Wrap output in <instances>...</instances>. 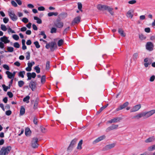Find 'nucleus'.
<instances>
[{
	"label": "nucleus",
	"instance_id": "f257e3e1",
	"mask_svg": "<svg viewBox=\"0 0 155 155\" xmlns=\"http://www.w3.org/2000/svg\"><path fill=\"white\" fill-rule=\"evenodd\" d=\"M151 116L148 111L147 112H143L138 114L134 116L133 119L136 120H139L140 118L143 117L144 118H147Z\"/></svg>",
	"mask_w": 155,
	"mask_h": 155
},
{
	"label": "nucleus",
	"instance_id": "f03ea898",
	"mask_svg": "<svg viewBox=\"0 0 155 155\" xmlns=\"http://www.w3.org/2000/svg\"><path fill=\"white\" fill-rule=\"evenodd\" d=\"M38 139L37 137H34L32 138L31 143V146L34 149L37 148L39 146L38 143Z\"/></svg>",
	"mask_w": 155,
	"mask_h": 155
},
{
	"label": "nucleus",
	"instance_id": "7ed1b4c3",
	"mask_svg": "<svg viewBox=\"0 0 155 155\" xmlns=\"http://www.w3.org/2000/svg\"><path fill=\"white\" fill-rule=\"evenodd\" d=\"M154 46V45L152 42H148L146 45V48L149 51H151L153 50Z\"/></svg>",
	"mask_w": 155,
	"mask_h": 155
},
{
	"label": "nucleus",
	"instance_id": "20e7f679",
	"mask_svg": "<svg viewBox=\"0 0 155 155\" xmlns=\"http://www.w3.org/2000/svg\"><path fill=\"white\" fill-rule=\"evenodd\" d=\"M108 6L106 5H102L99 4L97 5V8L100 11H104L105 10H107V9L108 8Z\"/></svg>",
	"mask_w": 155,
	"mask_h": 155
},
{
	"label": "nucleus",
	"instance_id": "39448f33",
	"mask_svg": "<svg viewBox=\"0 0 155 155\" xmlns=\"http://www.w3.org/2000/svg\"><path fill=\"white\" fill-rule=\"evenodd\" d=\"M37 82L36 81H31L29 85V87L32 91H34L36 87Z\"/></svg>",
	"mask_w": 155,
	"mask_h": 155
},
{
	"label": "nucleus",
	"instance_id": "423d86ee",
	"mask_svg": "<svg viewBox=\"0 0 155 155\" xmlns=\"http://www.w3.org/2000/svg\"><path fill=\"white\" fill-rule=\"evenodd\" d=\"M81 18L80 16L75 17L72 21L71 26H73L75 24H78L81 21Z\"/></svg>",
	"mask_w": 155,
	"mask_h": 155
},
{
	"label": "nucleus",
	"instance_id": "0eeeda50",
	"mask_svg": "<svg viewBox=\"0 0 155 155\" xmlns=\"http://www.w3.org/2000/svg\"><path fill=\"white\" fill-rule=\"evenodd\" d=\"M8 13L10 18L13 21H15L17 20V16L15 14L14 12H8Z\"/></svg>",
	"mask_w": 155,
	"mask_h": 155
},
{
	"label": "nucleus",
	"instance_id": "6e6552de",
	"mask_svg": "<svg viewBox=\"0 0 155 155\" xmlns=\"http://www.w3.org/2000/svg\"><path fill=\"white\" fill-rule=\"evenodd\" d=\"M27 75L28 77L27 81L31 80L32 78H35L36 76V74L35 72H28L27 73Z\"/></svg>",
	"mask_w": 155,
	"mask_h": 155
},
{
	"label": "nucleus",
	"instance_id": "1a4fd4ad",
	"mask_svg": "<svg viewBox=\"0 0 155 155\" xmlns=\"http://www.w3.org/2000/svg\"><path fill=\"white\" fill-rule=\"evenodd\" d=\"M115 145V143H113L111 144L107 145L103 148L102 150L103 151L107 150L114 148Z\"/></svg>",
	"mask_w": 155,
	"mask_h": 155
},
{
	"label": "nucleus",
	"instance_id": "9d476101",
	"mask_svg": "<svg viewBox=\"0 0 155 155\" xmlns=\"http://www.w3.org/2000/svg\"><path fill=\"white\" fill-rule=\"evenodd\" d=\"M118 125L117 124H113L111 126L107 128L106 129V131L107 132H108L111 130L117 129L118 128Z\"/></svg>",
	"mask_w": 155,
	"mask_h": 155
},
{
	"label": "nucleus",
	"instance_id": "9b49d317",
	"mask_svg": "<svg viewBox=\"0 0 155 155\" xmlns=\"http://www.w3.org/2000/svg\"><path fill=\"white\" fill-rule=\"evenodd\" d=\"M77 140L78 139L77 138H74L71 141L70 144L68 148V149L69 150L72 148L76 144Z\"/></svg>",
	"mask_w": 155,
	"mask_h": 155
},
{
	"label": "nucleus",
	"instance_id": "f8f14e48",
	"mask_svg": "<svg viewBox=\"0 0 155 155\" xmlns=\"http://www.w3.org/2000/svg\"><path fill=\"white\" fill-rule=\"evenodd\" d=\"M129 104V103L128 102H125L123 104L121 105H120V106L119 107L117 108L116 109V111H118L120 110H122L125 108L126 107H127L128 105Z\"/></svg>",
	"mask_w": 155,
	"mask_h": 155
},
{
	"label": "nucleus",
	"instance_id": "ddd939ff",
	"mask_svg": "<svg viewBox=\"0 0 155 155\" xmlns=\"http://www.w3.org/2000/svg\"><path fill=\"white\" fill-rule=\"evenodd\" d=\"M2 148L5 154L6 155L7 154L10 152L12 147L10 146H7L6 147H3Z\"/></svg>",
	"mask_w": 155,
	"mask_h": 155
},
{
	"label": "nucleus",
	"instance_id": "4468645a",
	"mask_svg": "<svg viewBox=\"0 0 155 155\" xmlns=\"http://www.w3.org/2000/svg\"><path fill=\"white\" fill-rule=\"evenodd\" d=\"M121 119V118L120 117H117L111 119L110 120L107 121L109 123H115L119 122Z\"/></svg>",
	"mask_w": 155,
	"mask_h": 155
},
{
	"label": "nucleus",
	"instance_id": "2eb2a0df",
	"mask_svg": "<svg viewBox=\"0 0 155 155\" xmlns=\"http://www.w3.org/2000/svg\"><path fill=\"white\" fill-rule=\"evenodd\" d=\"M141 107V106L140 104H137L134 107L130 110V111L131 112H136L139 110V109Z\"/></svg>",
	"mask_w": 155,
	"mask_h": 155
},
{
	"label": "nucleus",
	"instance_id": "dca6fc26",
	"mask_svg": "<svg viewBox=\"0 0 155 155\" xmlns=\"http://www.w3.org/2000/svg\"><path fill=\"white\" fill-rule=\"evenodd\" d=\"M54 25L57 28H61L63 26L64 24L62 22H54Z\"/></svg>",
	"mask_w": 155,
	"mask_h": 155
},
{
	"label": "nucleus",
	"instance_id": "f3484780",
	"mask_svg": "<svg viewBox=\"0 0 155 155\" xmlns=\"http://www.w3.org/2000/svg\"><path fill=\"white\" fill-rule=\"evenodd\" d=\"M105 136L104 135L101 136L96 139L94 141L93 143L94 144L97 143L98 142H99L102 140H103L105 138Z\"/></svg>",
	"mask_w": 155,
	"mask_h": 155
},
{
	"label": "nucleus",
	"instance_id": "a211bd4d",
	"mask_svg": "<svg viewBox=\"0 0 155 155\" xmlns=\"http://www.w3.org/2000/svg\"><path fill=\"white\" fill-rule=\"evenodd\" d=\"M1 41L2 42H4L5 43H9L10 42V40H8V37L5 36H4L1 38Z\"/></svg>",
	"mask_w": 155,
	"mask_h": 155
},
{
	"label": "nucleus",
	"instance_id": "6ab92c4d",
	"mask_svg": "<svg viewBox=\"0 0 155 155\" xmlns=\"http://www.w3.org/2000/svg\"><path fill=\"white\" fill-rule=\"evenodd\" d=\"M50 48H54V49H56L57 47L56 43L55 42L51 41L50 43Z\"/></svg>",
	"mask_w": 155,
	"mask_h": 155
},
{
	"label": "nucleus",
	"instance_id": "aec40b11",
	"mask_svg": "<svg viewBox=\"0 0 155 155\" xmlns=\"http://www.w3.org/2000/svg\"><path fill=\"white\" fill-rule=\"evenodd\" d=\"M62 19H64L68 15L67 13L66 12H63L59 15Z\"/></svg>",
	"mask_w": 155,
	"mask_h": 155
},
{
	"label": "nucleus",
	"instance_id": "412c9836",
	"mask_svg": "<svg viewBox=\"0 0 155 155\" xmlns=\"http://www.w3.org/2000/svg\"><path fill=\"white\" fill-rule=\"evenodd\" d=\"M6 74H7L8 77L9 79H11L14 78V77L12 74V73L8 71H6Z\"/></svg>",
	"mask_w": 155,
	"mask_h": 155
},
{
	"label": "nucleus",
	"instance_id": "4be33fe9",
	"mask_svg": "<svg viewBox=\"0 0 155 155\" xmlns=\"http://www.w3.org/2000/svg\"><path fill=\"white\" fill-rule=\"evenodd\" d=\"M25 112V109L24 106H21L20 111V115H23Z\"/></svg>",
	"mask_w": 155,
	"mask_h": 155
},
{
	"label": "nucleus",
	"instance_id": "5701e85b",
	"mask_svg": "<svg viewBox=\"0 0 155 155\" xmlns=\"http://www.w3.org/2000/svg\"><path fill=\"white\" fill-rule=\"evenodd\" d=\"M155 138L153 136L152 137H150L146 139L145 140V142L146 143H149L150 142H152L153 141L155 140Z\"/></svg>",
	"mask_w": 155,
	"mask_h": 155
},
{
	"label": "nucleus",
	"instance_id": "b1692460",
	"mask_svg": "<svg viewBox=\"0 0 155 155\" xmlns=\"http://www.w3.org/2000/svg\"><path fill=\"white\" fill-rule=\"evenodd\" d=\"M113 8L109 6H108V8L107 9V10L112 15H114V12L113 11Z\"/></svg>",
	"mask_w": 155,
	"mask_h": 155
},
{
	"label": "nucleus",
	"instance_id": "393cba45",
	"mask_svg": "<svg viewBox=\"0 0 155 155\" xmlns=\"http://www.w3.org/2000/svg\"><path fill=\"white\" fill-rule=\"evenodd\" d=\"M118 32L122 37H125L126 35L124 33V31L121 28H119Z\"/></svg>",
	"mask_w": 155,
	"mask_h": 155
},
{
	"label": "nucleus",
	"instance_id": "a878e982",
	"mask_svg": "<svg viewBox=\"0 0 155 155\" xmlns=\"http://www.w3.org/2000/svg\"><path fill=\"white\" fill-rule=\"evenodd\" d=\"M31 133V131L28 128H27L25 129V133L26 136H29Z\"/></svg>",
	"mask_w": 155,
	"mask_h": 155
},
{
	"label": "nucleus",
	"instance_id": "bb28decb",
	"mask_svg": "<svg viewBox=\"0 0 155 155\" xmlns=\"http://www.w3.org/2000/svg\"><path fill=\"white\" fill-rule=\"evenodd\" d=\"M83 143L82 140H81L78 143L77 148L78 149L81 150L82 149L81 145Z\"/></svg>",
	"mask_w": 155,
	"mask_h": 155
},
{
	"label": "nucleus",
	"instance_id": "cd10ccee",
	"mask_svg": "<svg viewBox=\"0 0 155 155\" xmlns=\"http://www.w3.org/2000/svg\"><path fill=\"white\" fill-rule=\"evenodd\" d=\"M34 19L35 20H37V23L39 24H41L42 23V20L41 19L38 18V17L37 16L34 17Z\"/></svg>",
	"mask_w": 155,
	"mask_h": 155
},
{
	"label": "nucleus",
	"instance_id": "c85d7f7f",
	"mask_svg": "<svg viewBox=\"0 0 155 155\" xmlns=\"http://www.w3.org/2000/svg\"><path fill=\"white\" fill-rule=\"evenodd\" d=\"M131 12V10H129L127 13V16L128 18H131L133 16V15L132 14Z\"/></svg>",
	"mask_w": 155,
	"mask_h": 155
},
{
	"label": "nucleus",
	"instance_id": "c756f323",
	"mask_svg": "<svg viewBox=\"0 0 155 155\" xmlns=\"http://www.w3.org/2000/svg\"><path fill=\"white\" fill-rule=\"evenodd\" d=\"M7 49L8 51H6L5 50H4L5 52H12L14 51V48L12 47H8Z\"/></svg>",
	"mask_w": 155,
	"mask_h": 155
},
{
	"label": "nucleus",
	"instance_id": "7c9ffc66",
	"mask_svg": "<svg viewBox=\"0 0 155 155\" xmlns=\"http://www.w3.org/2000/svg\"><path fill=\"white\" fill-rule=\"evenodd\" d=\"M58 15V13L57 12H51L48 14V15L49 17H51L53 15H54L56 16Z\"/></svg>",
	"mask_w": 155,
	"mask_h": 155
},
{
	"label": "nucleus",
	"instance_id": "2f4dec72",
	"mask_svg": "<svg viewBox=\"0 0 155 155\" xmlns=\"http://www.w3.org/2000/svg\"><path fill=\"white\" fill-rule=\"evenodd\" d=\"M30 98V97L29 96H27L25 97L23 99V101L24 102H26V103H29V100Z\"/></svg>",
	"mask_w": 155,
	"mask_h": 155
},
{
	"label": "nucleus",
	"instance_id": "473e14b6",
	"mask_svg": "<svg viewBox=\"0 0 155 155\" xmlns=\"http://www.w3.org/2000/svg\"><path fill=\"white\" fill-rule=\"evenodd\" d=\"M35 63L34 61H32L31 62L28 61V66L26 68H31L33 65Z\"/></svg>",
	"mask_w": 155,
	"mask_h": 155
},
{
	"label": "nucleus",
	"instance_id": "72a5a7b5",
	"mask_svg": "<svg viewBox=\"0 0 155 155\" xmlns=\"http://www.w3.org/2000/svg\"><path fill=\"white\" fill-rule=\"evenodd\" d=\"M25 74V71H21L18 73V75L19 76L22 78H24V75Z\"/></svg>",
	"mask_w": 155,
	"mask_h": 155
},
{
	"label": "nucleus",
	"instance_id": "f704fd0d",
	"mask_svg": "<svg viewBox=\"0 0 155 155\" xmlns=\"http://www.w3.org/2000/svg\"><path fill=\"white\" fill-rule=\"evenodd\" d=\"M38 101L36 100L35 102L34 107H33V108L35 110H36L37 109L38 107Z\"/></svg>",
	"mask_w": 155,
	"mask_h": 155
},
{
	"label": "nucleus",
	"instance_id": "c9c22d12",
	"mask_svg": "<svg viewBox=\"0 0 155 155\" xmlns=\"http://www.w3.org/2000/svg\"><path fill=\"white\" fill-rule=\"evenodd\" d=\"M46 81V76L45 75H43L41 79V82L42 84H44Z\"/></svg>",
	"mask_w": 155,
	"mask_h": 155
},
{
	"label": "nucleus",
	"instance_id": "e433bc0d",
	"mask_svg": "<svg viewBox=\"0 0 155 155\" xmlns=\"http://www.w3.org/2000/svg\"><path fill=\"white\" fill-rule=\"evenodd\" d=\"M24 84V82L22 81H20L18 82V85L20 87H21Z\"/></svg>",
	"mask_w": 155,
	"mask_h": 155
},
{
	"label": "nucleus",
	"instance_id": "4c0bfd02",
	"mask_svg": "<svg viewBox=\"0 0 155 155\" xmlns=\"http://www.w3.org/2000/svg\"><path fill=\"white\" fill-rule=\"evenodd\" d=\"M64 40L63 39H60L58 41V45L59 47L61 46L63 43Z\"/></svg>",
	"mask_w": 155,
	"mask_h": 155
},
{
	"label": "nucleus",
	"instance_id": "58836bf2",
	"mask_svg": "<svg viewBox=\"0 0 155 155\" xmlns=\"http://www.w3.org/2000/svg\"><path fill=\"white\" fill-rule=\"evenodd\" d=\"M139 38L141 40H143L145 39L146 37L144 36V35L142 34L139 35Z\"/></svg>",
	"mask_w": 155,
	"mask_h": 155
},
{
	"label": "nucleus",
	"instance_id": "ea45409f",
	"mask_svg": "<svg viewBox=\"0 0 155 155\" xmlns=\"http://www.w3.org/2000/svg\"><path fill=\"white\" fill-rule=\"evenodd\" d=\"M1 29L3 31H6L7 28L6 27V26L2 24L1 25Z\"/></svg>",
	"mask_w": 155,
	"mask_h": 155
},
{
	"label": "nucleus",
	"instance_id": "a19ab883",
	"mask_svg": "<svg viewBox=\"0 0 155 155\" xmlns=\"http://www.w3.org/2000/svg\"><path fill=\"white\" fill-rule=\"evenodd\" d=\"M78 8L79 10L82 12L83 11L82 10V5L81 3L78 2Z\"/></svg>",
	"mask_w": 155,
	"mask_h": 155
},
{
	"label": "nucleus",
	"instance_id": "79ce46f5",
	"mask_svg": "<svg viewBox=\"0 0 155 155\" xmlns=\"http://www.w3.org/2000/svg\"><path fill=\"white\" fill-rule=\"evenodd\" d=\"M34 44L35 45L36 48H40V46L38 41H35L34 42Z\"/></svg>",
	"mask_w": 155,
	"mask_h": 155
},
{
	"label": "nucleus",
	"instance_id": "37998d69",
	"mask_svg": "<svg viewBox=\"0 0 155 155\" xmlns=\"http://www.w3.org/2000/svg\"><path fill=\"white\" fill-rule=\"evenodd\" d=\"M155 149V144L152 146L149 147L148 148V150L149 151H152Z\"/></svg>",
	"mask_w": 155,
	"mask_h": 155
},
{
	"label": "nucleus",
	"instance_id": "c03bdc74",
	"mask_svg": "<svg viewBox=\"0 0 155 155\" xmlns=\"http://www.w3.org/2000/svg\"><path fill=\"white\" fill-rule=\"evenodd\" d=\"M12 36L13 38L15 40L17 41L19 39V37L17 35H13Z\"/></svg>",
	"mask_w": 155,
	"mask_h": 155
},
{
	"label": "nucleus",
	"instance_id": "a18cd8bd",
	"mask_svg": "<svg viewBox=\"0 0 155 155\" xmlns=\"http://www.w3.org/2000/svg\"><path fill=\"white\" fill-rule=\"evenodd\" d=\"M42 133H45L47 131V130L43 127L41 126L40 127Z\"/></svg>",
	"mask_w": 155,
	"mask_h": 155
},
{
	"label": "nucleus",
	"instance_id": "49530a36",
	"mask_svg": "<svg viewBox=\"0 0 155 155\" xmlns=\"http://www.w3.org/2000/svg\"><path fill=\"white\" fill-rule=\"evenodd\" d=\"M57 32V29L54 27H52L51 30L50 32L51 33H55Z\"/></svg>",
	"mask_w": 155,
	"mask_h": 155
},
{
	"label": "nucleus",
	"instance_id": "de8ad7c7",
	"mask_svg": "<svg viewBox=\"0 0 155 155\" xmlns=\"http://www.w3.org/2000/svg\"><path fill=\"white\" fill-rule=\"evenodd\" d=\"M22 21L23 22L25 23H26L28 22V19L26 18H23L22 19Z\"/></svg>",
	"mask_w": 155,
	"mask_h": 155
},
{
	"label": "nucleus",
	"instance_id": "09e8293b",
	"mask_svg": "<svg viewBox=\"0 0 155 155\" xmlns=\"http://www.w3.org/2000/svg\"><path fill=\"white\" fill-rule=\"evenodd\" d=\"M26 54H27V55L26 56V58L27 60H28L30 59V53L29 51H28L26 53Z\"/></svg>",
	"mask_w": 155,
	"mask_h": 155
},
{
	"label": "nucleus",
	"instance_id": "8fccbe9b",
	"mask_svg": "<svg viewBox=\"0 0 155 155\" xmlns=\"http://www.w3.org/2000/svg\"><path fill=\"white\" fill-rule=\"evenodd\" d=\"M14 46L16 48H19L20 47V45L18 42H16L14 44Z\"/></svg>",
	"mask_w": 155,
	"mask_h": 155
},
{
	"label": "nucleus",
	"instance_id": "3c124183",
	"mask_svg": "<svg viewBox=\"0 0 155 155\" xmlns=\"http://www.w3.org/2000/svg\"><path fill=\"white\" fill-rule=\"evenodd\" d=\"M138 56V53H134L133 55V58L134 60H136Z\"/></svg>",
	"mask_w": 155,
	"mask_h": 155
},
{
	"label": "nucleus",
	"instance_id": "603ef678",
	"mask_svg": "<svg viewBox=\"0 0 155 155\" xmlns=\"http://www.w3.org/2000/svg\"><path fill=\"white\" fill-rule=\"evenodd\" d=\"M12 5L15 7H17L18 6V5L16 2L14 1H12L11 2Z\"/></svg>",
	"mask_w": 155,
	"mask_h": 155
},
{
	"label": "nucleus",
	"instance_id": "864d4df0",
	"mask_svg": "<svg viewBox=\"0 0 155 155\" xmlns=\"http://www.w3.org/2000/svg\"><path fill=\"white\" fill-rule=\"evenodd\" d=\"M33 123L35 125L38 124V119L36 117H34L33 120Z\"/></svg>",
	"mask_w": 155,
	"mask_h": 155
},
{
	"label": "nucleus",
	"instance_id": "5fc2aeb1",
	"mask_svg": "<svg viewBox=\"0 0 155 155\" xmlns=\"http://www.w3.org/2000/svg\"><path fill=\"white\" fill-rule=\"evenodd\" d=\"M2 87L3 88V90L4 91H6L8 89V87L5 86V84H3Z\"/></svg>",
	"mask_w": 155,
	"mask_h": 155
},
{
	"label": "nucleus",
	"instance_id": "6e6d98bb",
	"mask_svg": "<svg viewBox=\"0 0 155 155\" xmlns=\"http://www.w3.org/2000/svg\"><path fill=\"white\" fill-rule=\"evenodd\" d=\"M148 112L151 116L152 115L154 114V113H155V110L153 109L149 111H148Z\"/></svg>",
	"mask_w": 155,
	"mask_h": 155
},
{
	"label": "nucleus",
	"instance_id": "4d7b16f0",
	"mask_svg": "<svg viewBox=\"0 0 155 155\" xmlns=\"http://www.w3.org/2000/svg\"><path fill=\"white\" fill-rule=\"evenodd\" d=\"M38 9L39 11H43L45 10V8L43 6H40L38 7Z\"/></svg>",
	"mask_w": 155,
	"mask_h": 155
},
{
	"label": "nucleus",
	"instance_id": "13d9d810",
	"mask_svg": "<svg viewBox=\"0 0 155 155\" xmlns=\"http://www.w3.org/2000/svg\"><path fill=\"white\" fill-rule=\"evenodd\" d=\"M155 78V76L154 75H152L150 77V81L151 82H153Z\"/></svg>",
	"mask_w": 155,
	"mask_h": 155
},
{
	"label": "nucleus",
	"instance_id": "bf43d9fd",
	"mask_svg": "<svg viewBox=\"0 0 155 155\" xmlns=\"http://www.w3.org/2000/svg\"><path fill=\"white\" fill-rule=\"evenodd\" d=\"M3 21L4 23H7L9 21V19L8 18L5 17L3 18Z\"/></svg>",
	"mask_w": 155,
	"mask_h": 155
},
{
	"label": "nucleus",
	"instance_id": "052dcab7",
	"mask_svg": "<svg viewBox=\"0 0 155 155\" xmlns=\"http://www.w3.org/2000/svg\"><path fill=\"white\" fill-rule=\"evenodd\" d=\"M136 1L135 0H132L128 2V3L130 4H133L135 3Z\"/></svg>",
	"mask_w": 155,
	"mask_h": 155
},
{
	"label": "nucleus",
	"instance_id": "680f3d73",
	"mask_svg": "<svg viewBox=\"0 0 155 155\" xmlns=\"http://www.w3.org/2000/svg\"><path fill=\"white\" fill-rule=\"evenodd\" d=\"M7 94L10 98H12L13 96V94L12 92H7Z\"/></svg>",
	"mask_w": 155,
	"mask_h": 155
},
{
	"label": "nucleus",
	"instance_id": "e2e57ef3",
	"mask_svg": "<svg viewBox=\"0 0 155 155\" xmlns=\"http://www.w3.org/2000/svg\"><path fill=\"white\" fill-rule=\"evenodd\" d=\"M12 114V111L10 110H8L5 112V114L8 116Z\"/></svg>",
	"mask_w": 155,
	"mask_h": 155
},
{
	"label": "nucleus",
	"instance_id": "0e129e2a",
	"mask_svg": "<svg viewBox=\"0 0 155 155\" xmlns=\"http://www.w3.org/2000/svg\"><path fill=\"white\" fill-rule=\"evenodd\" d=\"M62 19L59 15H58V17L56 21L54 22H61V20Z\"/></svg>",
	"mask_w": 155,
	"mask_h": 155
},
{
	"label": "nucleus",
	"instance_id": "69168bd1",
	"mask_svg": "<svg viewBox=\"0 0 155 155\" xmlns=\"http://www.w3.org/2000/svg\"><path fill=\"white\" fill-rule=\"evenodd\" d=\"M108 104H107L106 105L101 107L100 109V111H102L108 105Z\"/></svg>",
	"mask_w": 155,
	"mask_h": 155
},
{
	"label": "nucleus",
	"instance_id": "338daca9",
	"mask_svg": "<svg viewBox=\"0 0 155 155\" xmlns=\"http://www.w3.org/2000/svg\"><path fill=\"white\" fill-rule=\"evenodd\" d=\"M144 31L147 33H149L150 31V29L149 28H145Z\"/></svg>",
	"mask_w": 155,
	"mask_h": 155
},
{
	"label": "nucleus",
	"instance_id": "774afa93",
	"mask_svg": "<svg viewBox=\"0 0 155 155\" xmlns=\"http://www.w3.org/2000/svg\"><path fill=\"white\" fill-rule=\"evenodd\" d=\"M32 28L34 30L36 31L38 30V28L35 24L32 25Z\"/></svg>",
	"mask_w": 155,
	"mask_h": 155
}]
</instances>
